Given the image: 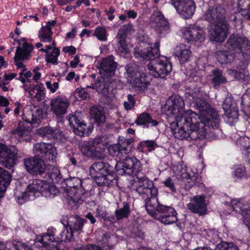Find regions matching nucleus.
I'll use <instances>...</instances> for the list:
<instances>
[{"mask_svg":"<svg viewBox=\"0 0 250 250\" xmlns=\"http://www.w3.org/2000/svg\"><path fill=\"white\" fill-rule=\"evenodd\" d=\"M187 208L191 212L199 215L206 214L207 212V204L205 196L203 195L194 196L187 205Z\"/></svg>","mask_w":250,"mask_h":250,"instance_id":"obj_26","label":"nucleus"},{"mask_svg":"<svg viewBox=\"0 0 250 250\" xmlns=\"http://www.w3.org/2000/svg\"><path fill=\"white\" fill-rule=\"evenodd\" d=\"M101 241L104 250H111L114 249V245L117 243V238L113 235L105 233L102 236Z\"/></svg>","mask_w":250,"mask_h":250,"instance_id":"obj_40","label":"nucleus"},{"mask_svg":"<svg viewBox=\"0 0 250 250\" xmlns=\"http://www.w3.org/2000/svg\"><path fill=\"white\" fill-rule=\"evenodd\" d=\"M223 109L225 111V114L228 118L235 119L237 118L238 116V111L234 107L231 108V105L228 107L226 104L223 105Z\"/></svg>","mask_w":250,"mask_h":250,"instance_id":"obj_51","label":"nucleus"},{"mask_svg":"<svg viewBox=\"0 0 250 250\" xmlns=\"http://www.w3.org/2000/svg\"><path fill=\"white\" fill-rule=\"evenodd\" d=\"M127 98V101L124 102V106L126 110H130L134 108L136 101L134 96L131 94H128Z\"/></svg>","mask_w":250,"mask_h":250,"instance_id":"obj_54","label":"nucleus"},{"mask_svg":"<svg viewBox=\"0 0 250 250\" xmlns=\"http://www.w3.org/2000/svg\"><path fill=\"white\" fill-rule=\"evenodd\" d=\"M96 213V217L100 220L112 222L114 219V217L109 216L106 210L102 208H97Z\"/></svg>","mask_w":250,"mask_h":250,"instance_id":"obj_50","label":"nucleus"},{"mask_svg":"<svg viewBox=\"0 0 250 250\" xmlns=\"http://www.w3.org/2000/svg\"><path fill=\"white\" fill-rule=\"evenodd\" d=\"M213 78L211 79V82L213 86L216 88L219 87L221 84L227 82L226 78L223 75V72L221 70L217 68L212 71Z\"/></svg>","mask_w":250,"mask_h":250,"instance_id":"obj_42","label":"nucleus"},{"mask_svg":"<svg viewBox=\"0 0 250 250\" xmlns=\"http://www.w3.org/2000/svg\"><path fill=\"white\" fill-rule=\"evenodd\" d=\"M229 49L236 53H241L245 60L250 58V42L244 36L232 34L227 42Z\"/></svg>","mask_w":250,"mask_h":250,"instance_id":"obj_12","label":"nucleus"},{"mask_svg":"<svg viewBox=\"0 0 250 250\" xmlns=\"http://www.w3.org/2000/svg\"><path fill=\"white\" fill-rule=\"evenodd\" d=\"M134 139L132 137L125 138L123 137L118 138V144L122 150H125V152H129L132 148Z\"/></svg>","mask_w":250,"mask_h":250,"instance_id":"obj_46","label":"nucleus"},{"mask_svg":"<svg viewBox=\"0 0 250 250\" xmlns=\"http://www.w3.org/2000/svg\"><path fill=\"white\" fill-rule=\"evenodd\" d=\"M197 121L195 123L199 131L201 130L202 136L206 137L207 127L217 129L219 127L220 117L217 111L210 107L201 113L199 116L196 113Z\"/></svg>","mask_w":250,"mask_h":250,"instance_id":"obj_8","label":"nucleus"},{"mask_svg":"<svg viewBox=\"0 0 250 250\" xmlns=\"http://www.w3.org/2000/svg\"><path fill=\"white\" fill-rule=\"evenodd\" d=\"M186 97L193 104V106L199 110L201 113L211 107L199 92H193L191 94L187 93Z\"/></svg>","mask_w":250,"mask_h":250,"instance_id":"obj_33","label":"nucleus"},{"mask_svg":"<svg viewBox=\"0 0 250 250\" xmlns=\"http://www.w3.org/2000/svg\"><path fill=\"white\" fill-rule=\"evenodd\" d=\"M90 113L92 118L94 120L98 126L104 125L105 116L102 107L97 105L93 106L91 108Z\"/></svg>","mask_w":250,"mask_h":250,"instance_id":"obj_38","label":"nucleus"},{"mask_svg":"<svg viewBox=\"0 0 250 250\" xmlns=\"http://www.w3.org/2000/svg\"><path fill=\"white\" fill-rule=\"evenodd\" d=\"M11 180L12 175L10 172L0 167V197L4 196Z\"/></svg>","mask_w":250,"mask_h":250,"instance_id":"obj_36","label":"nucleus"},{"mask_svg":"<svg viewBox=\"0 0 250 250\" xmlns=\"http://www.w3.org/2000/svg\"><path fill=\"white\" fill-rule=\"evenodd\" d=\"M233 174L235 177L239 179H242L247 177L246 167L241 165L234 166Z\"/></svg>","mask_w":250,"mask_h":250,"instance_id":"obj_49","label":"nucleus"},{"mask_svg":"<svg viewBox=\"0 0 250 250\" xmlns=\"http://www.w3.org/2000/svg\"><path fill=\"white\" fill-rule=\"evenodd\" d=\"M64 229L62 231L64 240H71L74 237L75 232H81L83 225L87 222L86 220L81 218L78 215L63 216L61 220Z\"/></svg>","mask_w":250,"mask_h":250,"instance_id":"obj_9","label":"nucleus"},{"mask_svg":"<svg viewBox=\"0 0 250 250\" xmlns=\"http://www.w3.org/2000/svg\"><path fill=\"white\" fill-rule=\"evenodd\" d=\"M46 86L52 93H55L59 88V83L57 82L52 83L51 82L47 81L46 82Z\"/></svg>","mask_w":250,"mask_h":250,"instance_id":"obj_61","label":"nucleus"},{"mask_svg":"<svg viewBox=\"0 0 250 250\" xmlns=\"http://www.w3.org/2000/svg\"><path fill=\"white\" fill-rule=\"evenodd\" d=\"M174 55L178 58L181 63H184L189 61L191 55V51L189 46L180 43L176 47Z\"/></svg>","mask_w":250,"mask_h":250,"instance_id":"obj_34","label":"nucleus"},{"mask_svg":"<svg viewBox=\"0 0 250 250\" xmlns=\"http://www.w3.org/2000/svg\"><path fill=\"white\" fill-rule=\"evenodd\" d=\"M93 175L97 185L100 186H106L107 181H106L105 179L106 174H101L99 173H94Z\"/></svg>","mask_w":250,"mask_h":250,"instance_id":"obj_55","label":"nucleus"},{"mask_svg":"<svg viewBox=\"0 0 250 250\" xmlns=\"http://www.w3.org/2000/svg\"><path fill=\"white\" fill-rule=\"evenodd\" d=\"M10 249L11 250H33L26 244L20 241L13 243L11 244Z\"/></svg>","mask_w":250,"mask_h":250,"instance_id":"obj_53","label":"nucleus"},{"mask_svg":"<svg viewBox=\"0 0 250 250\" xmlns=\"http://www.w3.org/2000/svg\"><path fill=\"white\" fill-rule=\"evenodd\" d=\"M150 20L155 31L160 36H163L169 32V22L161 12L154 11L150 16Z\"/></svg>","mask_w":250,"mask_h":250,"instance_id":"obj_22","label":"nucleus"},{"mask_svg":"<svg viewBox=\"0 0 250 250\" xmlns=\"http://www.w3.org/2000/svg\"><path fill=\"white\" fill-rule=\"evenodd\" d=\"M97 66L100 74L104 77V81L105 78H109L115 75V72L117 67V63L114 61L113 55H109L99 61Z\"/></svg>","mask_w":250,"mask_h":250,"instance_id":"obj_21","label":"nucleus"},{"mask_svg":"<svg viewBox=\"0 0 250 250\" xmlns=\"http://www.w3.org/2000/svg\"><path fill=\"white\" fill-rule=\"evenodd\" d=\"M33 151L34 154L44 161L53 162L57 158L56 148L52 144L43 142L36 143L34 145Z\"/></svg>","mask_w":250,"mask_h":250,"instance_id":"obj_15","label":"nucleus"},{"mask_svg":"<svg viewBox=\"0 0 250 250\" xmlns=\"http://www.w3.org/2000/svg\"><path fill=\"white\" fill-rule=\"evenodd\" d=\"M19 46L17 47L14 56V63L18 68L23 69V71L26 70L24 64L20 61H24L29 59L31 56V53L33 50L32 44L26 42L25 38L17 40Z\"/></svg>","mask_w":250,"mask_h":250,"instance_id":"obj_13","label":"nucleus"},{"mask_svg":"<svg viewBox=\"0 0 250 250\" xmlns=\"http://www.w3.org/2000/svg\"><path fill=\"white\" fill-rule=\"evenodd\" d=\"M37 193L52 198L57 195L59 191L55 187L49 188L48 185L44 181L35 179L27 186L25 192L22 194L21 197H18L17 201L19 204H22L25 201L24 198L26 197V195H28V197L32 195L35 196V194Z\"/></svg>","mask_w":250,"mask_h":250,"instance_id":"obj_7","label":"nucleus"},{"mask_svg":"<svg viewBox=\"0 0 250 250\" xmlns=\"http://www.w3.org/2000/svg\"><path fill=\"white\" fill-rule=\"evenodd\" d=\"M159 47V42L154 44L143 42L134 48L133 55L136 58L154 61L153 63L147 65L149 73L155 78L163 79L171 71L172 64L167 58L160 56Z\"/></svg>","mask_w":250,"mask_h":250,"instance_id":"obj_1","label":"nucleus"},{"mask_svg":"<svg viewBox=\"0 0 250 250\" xmlns=\"http://www.w3.org/2000/svg\"><path fill=\"white\" fill-rule=\"evenodd\" d=\"M197 79V76L195 74V72L193 70H190L187 72L186 78L185 80L189 82H191L192 80L194 81V79Z\"/></svg>","mask_w":250,"mask_h":250,"instance_id":"obj_62","label":"nucleus"},{"mask_svg":"<svg viewBox=\"0 0 250 250\" xmlns=\"http://www.w3.org/2000/svg\"><path fill=\"white\" fill-rule=\"evenodd\" d=\"M196 113L187 114L184 117H176V121L168 122L169 127L172 133L175 138L179 140L188 139L194 140L196 137L193 134L196 131H199L196 123L197 118Z\"/></svg>","mask_w":250,"mask_h":250,"instance_id":"obj_3","label":"nucleus"},{"mask_svg":"<svg viewBox=\"0 0 250 250\" xmlns=\"http://www.w3.org/2000/svg\"><path fill=\"white\" fill-rule=\"evenodd\" d=\"M52 29L48 26H42L39 31L38 36L43 42H50L52 41Z\"/></svg>","mask_w":250,"mask_h":250,"instance_id":"obj_45","label":"nucleus"},{"mask_svg":"<svg viewBox=\"0 0 250 250\" xmlns=\"http://www.w3.org/2000/svg\"><path fill=\"white\" fill-rule=\"evenodd\" d=\"M39 133L43 137H46L49 139L54 140H60L63 136L60 129L55 128L50 126H47L40 128Z\"/></svg>","mask_w":250,"mask_h":250,"instance_id":"obj_35","label":"nucleus"},{"mask_svg":"<svg viewBox=\"0 0 250 250\" xmlns=\"http://www.w3.org/2000/svg\"><path fill=\"white\" fill-rule=\"evenodd\" d=\"M46 173L48 177L54 183H58L62 179V176L59 169L55 166L48 165Z\"/></svg>","mask_w":250,"mask_h":250,"instance_id":"obj_44","label":"nucleus"},{"mask_svg":"<svg viewBox=\"0 0 250 250\" xmlns=\"http://www.w3.org/2000/svg\"><path fill=\"white\" fill-rule=\"evenodd\" d=\"M85 250H102V248L95 244H88L83 246Z\"/></svg>","mask_w":250,"mask_h":250,"instance_id":"obj_64","label":"nucleus"},{"mask_svg":"<svg viewBox=\"0 0 250 250\" xmlns=\"http://www.w3.org/2000/svg\"><path fill=\"white\" fill-rule=\"evenodd\" d=\"M18 153V149L15 146L0 143V164L11 168L16 164Z\"/></svg>","mask_w":250,"mask_h":250,"instance_id":"obj_14","label":"nucleus"},{"mask_svg":"<svg viewBox=\"0 0 250 250\" xmlns=\"http://www.w3.org/2000/svg\"><path fill=\"white\" fill-rule=\"evenodd\" d=\"M157 146L156 142L154 140H146L139 143L137 149L141 152H143L144 147H147L150 151L154 150V147Z\"/></svg>","mask_w":250,"mask_h":250,"instance_id":"obj_47","label":"nucleus"},{"mask_svg":"<svg viewBox=\"0 0 250 250\" xmlns=\"http://www.w3.org/2000/svg\"><path fill=\"white\" fill-rule=\"evenodd\" d=\"M130 214V208L129 203L124 202L121 207H118L115 211V216L117 220L123 218H127Z\"/></svg>","mask_w":250,"mask_h":250,"instance_id":"obj_41","label":"nucleus"},{"mask_svg":"<svg viewBox=\"0 0 250 250\" xmlns=\"http://www.w3.org/2000/svg\"><path fill=\"white\" fill-rule=\"evenodd\" d=\"M231 205L233 210L243 215V222L250 232V204L244 201L234 200Z\"/></svg>","mask_w":250,"mask_h":250,"instance_id":"obj_27","label":"nucleus"},{"mask_svg":"<svg viewBox=\"0 0 250 250\" xmlns=\"http://www.w3.org/2000/svg\"><path fill=\"white\" fill-rule=\"evenodd\" d=\"M145 207L149 215L165 225L173 224L177 220L175 209L171 207L160 204L158 196L152 198Z\"/></svg>","mask_w":250,"mask_h":250,"instance_id":"obj_5","label":"nucleus"},{"mask_svg":"<svg viewBox=\"0 0 250 250\" xmlns=\"http://www.w3.org/2000/svg\"><path fill=\"white\" fill-rule=\"evenodd\" d=\"M64 240H65L64 235L62 233V231L53 228L48 229L47 233L42 234V246L43 249L42 250H44L45 248H48L49 246H52L51 243Z\"/></svg>","mask_w":250,"mask_h":250,"instance_id":"obj_30","label":"nucleus"},{"mask_svg":"<svg viewBox=\"0 0 250 250\" xmlns=\"http://www.w3.org/2000/svg\"><path fill=\"white\" fill-rule=\"evenodd\" d=\"M237 11L230 17V20L236 25L250 21V0H237Z\"/></svg>","mask_w":250,"mask_h":250,"instance_id":"obj_16","label":"nucleus"},{"mask_svg":"<svg viewBox=\"0 0 250 250\" xmlns=\"http://www.w3.org/2000/svg\"><path fill=\"white\" fill-rule=\"evenodd\" d=\"M115 11V10L113 7H110L109 10H105L104 12L108 17V20L111 21L114 19L115 16L114 13Z\"/></svg>","mask_w":250,"mask_h":250,"instance_id":"obj_63","label":"nucleus"},{"mask_svg":"<svg viewBox=\"0 0 250 250\" xmlns=\"http://www.w3.org/2000/svg\"><path fill=\"white\" fill-rule=\"evenodd\" d=\"M110 143L106 147L108 148V153L110 155L117 156L119 154V152L122 150L120 146L117 145H110Z\"/></svg>","mask_w":250,"mask_h":250,"instance_id":"obj_58","label":"nucleus"},{"mask_svg":"<svg viewBox=\"0 0 250 250\" xmlns=\"http://www.w3.org/2000/svg\"><path fill=\"white\" fill-rule=\"evenodd\" d=\"M75 96L82 100H86L89 97V94L83 88H77L75 92Z\"/></svg>","mask_w":250,"mask_h":250,"instance_id":"obj_57","label":"nucleus"},{"mask_svg":"<svg viewBox=\"0 0 250 250\" xmlns=\"http://www.w3.org/2000/svg\"><path fill=\"white\" fill-rule=\"evenodd\" d=\"M226 17V9L219 4L209 6L204 16L205 20L212 24L227 22Z\"/></svg>","mask_w":250,"mask_h":250,"instance_id":"obj_18","label":"nucleus"},{"mask_svg":"<svg viewBox=\"0 0 250 250\" xmlns=\"http://www.w3.org/2000/svg\"><path fill=\"white\" fill-rule=\"evenodd\" d=\"M173 177H168L166 179L163 183L164 184L165 186L169 188V189L172 192H176V189L175 188V181L176 180Z\"/></svg>","mask_w":250,"mask_h":250,"instance_id":"obj_56","label":"nucleus"},{"mask_svg":"<svg viewBox=\"0 0 250 250\" xmlns=\"http://www.w3.org/2000/svg\"><path fill=\"white\" fill-rule=\"evenodd\" d=\"M52 113L59 118L65 115L69 105V100L64 96L58 95L53 98L50 103Z\"/></svg>","mask_w":250,"mask_h":250,"instance_id":"obj_23","label":"nucleus"},{"mask_svg":"<svg viewBox=\"0 0 250 250\" xmlns=\"http://www.w3.org/2000/svg\"><path fill=\"white\" fill-rule=\"evenodd\" d=\"M93 35L101 41H107V31L105 28L104 26H97L95 28Z\"/></svg>","mask_w":250,"mask_h":250,"instance_id":"obj_48","label":"nucleus"},{"mask_svg":"<svg viewBox=\"0 0 250 250\" xmlns=\"http://www.w3.org/2000/svg\"><path fill=\"white\" fill-rule=\"evenodd\" d=\"M81 115L80 113L75 112L67 117L70 126L76 135L81 137L88 136L91 130L82 119Z\"/></svg>","mask_w":250,"mask_h":250,"instance_id":"obj_19","label":"nucleus"},{"mask_svg":"<svg viewBox=\"0 0 250 250\" xmlns=\"http://www.w3.org/2000/svg\"><path fill=\"white\" fill-rule=\"evenodd\" d=\"M184 107L185 102L180 96L172 97L171 101L167 102L165 105L166 114L167 116L168 122L176 121V117L178 116L185 117L187 114L195 113L191 110L185 111Z\"/></svg>","mask_w":250,"mask_h":250,"instance_id":"obj_10","label":"nucleus"},{"mask_svg":"<svg viewBox=\"0 0 250 250\" xmlns=\"http://www.w3.org/2000/svg\"><path fill=\"white\" fill-rule=\"evenodd\" d=\"M171 2L182 18L187 19L192 16L196 7L193 0H171Z\"/></svg>","mask_w":250,"mask_h":250,"instance_id":"obj_20","label":"nucleus"},{"mask_svg":"<svg viewBox=\"0 0 250 250\" xmlns=\"http://www.w3.org/2000/svg\"><path fill=\"white\" fill-rule=\"evenodd\" d=\"M125 69L126 70V72L125 75H126V77L128 79V81H130V80L132 79L133 77H135V74L137 72H140V71H137L133 66V64L132 63L127 64L125 66Z\"/></svg>","mask_w":250,"mask_h":250,"instance_id":"obj_52","label":"nucleus"},{"mask_svg":"<svg viewBox=\"0 0 250 250\" xmlns=\"http://www.w3.org/2000/svg\"><path fill=\"white\" fill-rule=\"evenodd\" d=\"M133 30V24L128 23L124 25L119 30V32L123 35H126Z\"/></svg>","mask_w":250,"mask_h":250,"instance_id":"obj_59","label":"nucleus"},{"mask_svg":"<svg viewBox=\"0 0 250 250\" xmlns=\"http://www.w3.org/2000/svg\"><path fill=\"white\" fill-rule=\"evenodd\" d=\"M151 80L149 75L143 72H137L130 80L132 87L138 93H143L147 88Z\"/></svg>","mask_w":250,"mask_h":250,"instance_id":"obj_25","label":"nucleus"},{"mask_svg":"<svg viewBox=\"0 0 250 250\" xmlns=\"http://www.w3.org/2000/svg\"><path fill=\"white\" fill-rule=\"evenodd\" d=\"M23 89L26 92H28L30 98L34 101L39 102L42 101L45 98V88L42 83H38L36 84H24Z\"/></svg>","mask_w":250,"mask_h":250,"instance_id":"obj_31","label":"nucleus"},{"mask_svg":"<svg viewBox=\"0 0 250 250\" xmlns=\"http://www.w3.org/2000/svg\"><path fill=\"white\" fill-rule=\"evenodd\" d=\"M216 58L221 64H227L232 61L235 57L234 54H230L227 51L219 50L216 52Z\"/></svg>","mask_w":250,"mask_h":250,"instance_id":"obj_43","label":"nucleus"},{"mask_svg":"<svg viewBox=\"0 0 250 250\" xmlns=\"http://www.w3.org/2000/svg\"><path fill=\"white\" fill-rule=\"evenodd\" d=\"M40 50L46 53V61L47 62L52 63L54 65L58 63V57L60 55L59 48H52L51 46L46 45L45 48H41Z\"/></svg>","mask_w":250,"mask_h":250,"instance_id":"obj_37","label":"nucleus"},{"mask_svg":"<svg viewBox=\"0 0 250 250\" xmlns=\"http://www.w3.org/2000/svg\"><path fill=\"white\" fill-rule=\"evenodd\" d=\"M24 165L26 170L33 175H42L46 170L48 165L41 158L35 154L34 156L24 159Z\"/></svg>","mask_w":250,"mask_h":250,"instance_id":"obj_17","label":"nucleus"},{"mask_svg":"<svg viewBox=\"0 0 250 250\" xmlns=\"http://www.w3.org/2000/svg\"><path fill=\"white\" fill-rule=\"evenodd\" d=\"M66 186L65 190L69 194L68 204L73 208H77L79 205L83 202L81 194H78V190H80L82 186V180L77 177H72L66 179L64 181Z\"/></svg>","mask_w":250,"mask_h":250,"instance_id":"obj_11","label":"nucleus"},{"mask_svg":"<svg viewBox=\"0 0 250 250\" xmlns=\"http://www.w3.org/2000/svg\"><path fill=\"white\" fill-rule=\"evenodd\" d=\"M135 123L138 125H144L148 127L150 125L156 126L158 123L157 121L153 120L149 114L144 112L138 116Z\"/></svg>","mask_w":250,"mask_h":250,"instance_id":"obj_39","label":"nucleus"},{"mask_svg":"<svg viewBox=\"0 0 250 250\" xmlns=\"http://www.w3.org/2000/svg\"><path fill=\"white\" fill-rule=\"evenodd\" d=\"M115 169L120 175L136 174L140 169V161L134 157H126L123 161L118 162L99 161L92 165L89 172L91 175L94 173L108 175L113 173Z\"/></svg>","mask_w":250,"mask_h":250,"instance_id":"obj_2","label":"nucleus"},{"mask_svg":"<svg viewBox=\"0 0 250 250\" xmlns=\"http://www.w3.org/2000/svg\"><path fill=\"white\" fill-rule=\"evenodd\" d=\"M45 116V114L42 109L35 107L34 109L28 110L24 113L22 119L26 123L37 127Z\"/></svg>","mask_w":250,"mask_h":250,"instance_id":"obj_32","label":"nucleus"},{"mask_svg":"<svg viewBox=\"0 0 250 250\" xmlns=\"http://www.w3.org/2000/svg\"><path fill=\"white\" fill-rule=\"evenodd\" d=\"M214 24V26L209 31V39L211 41L222 42L227 37L229 29V24L227 22Z\"/></svg>","mask_w":250,"mask_h":250,"instance_id":"obj_24","label":"nucleus"},{"mask_svg":"<svg viewBox=\"0 0 250 250\" xmlns=\"http://www.w3.org/2000/svg\"><path fill=\"white\" fill-rule=\"evenodd\" d=\"M183 37L188 42H200L204 40L202 29L198 26L190 25L182 30Z\"/></svg>","mask_w":250,"mask_h":250,"instance_id":"obj_29","label":"nucleus"},{"mask_svg":"<svg viewBox=\"0 0 250 250\" xmlns=\"http://www.w3.org/2000/svg\"><path fill=\"white\" fill-rule=\"evenodd\" d=\"M142 167L140 162V169L136 174L132 176L135 178L132 183V188L144 199L145 206L150 202L152 198L158 196V188L155 187L153 182L149 180L146 176L143 175L141 171Z\"/></svg>","mask_w":250,"mask_h":250,"instance_id":"obj_6","label":"nucleus"},{"mask_svg":"<svg viewBox=\"0 0 250 250\" xmlns=\"http://www.w3.org/2000/svg\"><path fill=\"white\" fill-rule=\"evenodd\" d=\"M127 46L124 40L121 39L119 41L118 48L121 52L127 54L128 52Z\"/></svg>","mask_w":250,"mask_h":250,"instance_id":"obj_60","label":"nucleus"},{"mask_svg":"<svg viewBox=\"0 0 250 250\" xmlns=\"http://www.w3.org/2000/svg\"><path fill=\"white\" fill-rule=\"evenodd\" d=\"M110 82L108 79L103 81V82L97 81L95 85L88 86V87L95 88L96 91L101 95L100 102L104 104H109L111 103L112 98L109 94Z\"/></svg>","mask_w":250,"mask_h":250,"instance_id":"obj_28","label":"nucleus"},{"mask_svg":"<svg viewBox=\"0 0 250 250\" xmlns=\"http://www.w3.org/2000/svg\"><path fill=\"white\" fill-rule=\"evenodd\" d=\"M113 138L112 134L97 136L91 140L80 143L79 147L85 156L102 159L104 158L106 147L112 142Z\"/></svg>","mask_w":250,"mask_h":250,"instance_id":"obj_4","label":"nucleus"}]
</instances>
